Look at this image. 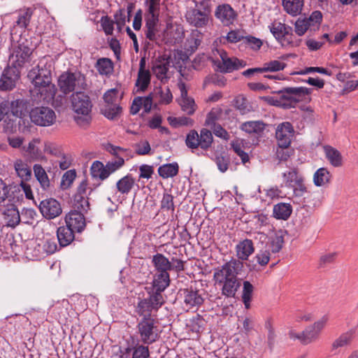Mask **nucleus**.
Instances as JSON below:
<instances>
[{"instance_id":"obj_1","label":"nucleus","mask_w":358,"mask_h":358,"mask_svg":"<svg viewBox=\"0 0 358 358\" xmlns=\"http://www.w3.org/2000/svg\"><path fill=\"white\" fill-rule=\"evenodd\" d=\"M52 62L50 56L40 59L38 64L27 74L33 87L30 90L32 99L38 103H50L57 91L52 82Z\"/></svg>"},{"instance_id":"obj_2","label":"nucleus","mask_w":358,"mask_h":358,"mask_svg":"<svg viewBox=\"0 0 358 358\" xmlns=\"http://www.w3.org/2000/svg\"><path fill=\"white\" fill-rule=\"evenodd\" d=\"M71 103L76 122L80 127L88 125L92 120L93 107L90 97L85 92H77L71 95Z\"/></svg>"},{"instance_id":"obj_3","label":"nucleus","mask_w":358,"mask_h":358,"mask_svg":"<svg viewBox=\"0 0 358 358\" xmlns=\"http://www.w3.org/2000/svg\"><path fill=\"white\" fill-rule=\"evenodd\" d=\"M312 89L306 87H284L277 92L281 94L282 108L289 109L295 108L299 102H307L311 100L310 94Z\"/></svg>"},{"instance_id":"obj_4","label":"nucleus","mask_w":358,"mask_h":358,"mask_svg":"<svg viewBox=\"0 0 358 358\" xmlns=\"http://www.w3.org/2000/svg\"><path fill=\"white\" fill-rule=\"evenodd\" d=\"M158 322L156 318H141L136 325L138 341L144 345H151L160 337Z\"/></svg>"},{"instance_id":"obj_5","label":"nucleus","mask_w":358,"mask_h":358,"mask_svg":"<svg viewBox=\"0 0 358 358\" xmlns=\"http://www.w3.org/2000/svg\"><path fill=\"white\" fill-rule=\"evenodd\" d=\"M33 50L25 43L13 45L9 56V66L20 70L31 62Z\"/></svg>"},{"instance_id":"obj_6","label":"nucleus","mask_w":358,"mask_h":358,"mask_svg":"<svg viewBox=\"0 0 358 358\" xmlns=\"http://www.w3.org/2000/svg\"><path fill=\"white\" fill-rule=\"evenodd\" d=\"M268 28L282 46H298L299 45V41L294 40L295 37L292 27L280 22L274 21L268 26Z\"/></svg>"},{"instance_id":"obj_7","label":"nucleus","mask_w":358,"mask_h":358,"mask_svg":"<svg viewBox=\"0 0 358 358\" xmlns=\"http://www.w3.org/2000/svg\"><path fill=\"white\" fill-rule=\"evenodd\" d=\"M164 302V299L159 298L157 294H148L146 298L139 299L135 311L141 318H155L152 313L157 312Z\"/></svg>"},{"instance_id":"obj_8","label":"nucleus","mask_w":358,"mask_h":358,"mask_svg":"<svg viewBox=\"0 0 358 358\" xmlns=\"http://www.w3.org/2000/svg\"><path fill=\"white\" fill-rule=\"evenodd\" d=\"M220 59L213 61L215 70L223 73H231L245 66L246 62L235 57H229L223 49H217Z\"/></svg>"},{"instance_id":"obj_9","label":"nucleus","mask_w":358,"mask_h":358,"mask_svg":"<svg viewBox=\"0 0 358 358\" xmlns=\"http://www.w3.org/2000/svg\"><path fill=\"white\" fill-rule=\"evenodd\" d=\"M213 137L212 132L207 129H202L200 134L196 130H191L186 136L185 143L187 148L194 150L200 148L207 150L212 145Z\"/></svg>"},{"instance_id":"obj_10","label":"nucleus","mask_w":358,"mask_h":358,"mask_svg":"<svg viewBox=\"0 0 358 358\" xmlns=\"http://www.w3.org/2000/svg\"><path fill=\"white\" fill-rule=\"evenodd\" d=\"M243 263L238 259L231 258L229 262L224 263L220 267L215 269L213 279L228 280L238 278L243 269Z\"/></svg>"},{"instance_id":"obj_11","label":"nucleus","mask_w":358,"mask_h":358,"mask_svg":"<svg viewBox=\"0 0 358 358\" xmlns=\"http://www.w3.org/2000/svg\"><path fill=\"white\" fill-rule=\"evenodd\" d=\"M58 85L64 94H69L76 90L78 85L80 89H85L86 84L85 77L80 73L64 72L58 79Z\"/></svg>"},{"instance_id":"obj_12","label":"nucleus","mask_w":358,"mask_h":358,"mask_svg":"<svg viewBox=\"0 0 358 358\" xmlns=\"http://www.w3.org/2000/svg\"><path fill=\"white\" fill-rule=\"evenodd\" d=\"M31 121L41 127L52 125L56 120L55 111L49 107H35L29 113Z\"/></svg>"},{"instance_id":"obj_13","label":"nucleus","mask_w":358,"mask_h":358,"mask_svg":"<svg viewBox=\"0 0 358 358\" xmlns=\"http://www.w3.org/2000/svg\"><path fill=\"white\" fill-rule=\"evenodd\" d=\"M106 150L114 155L117 159L115 160L108 161L105 165L108 177L112 173H115L120 169H121L124 164V154L127 152V150L119 146L113 145L110 143H108L105 146Z\"/></svg>"},{"instance_id":"obj_14","label":"nucleus","mask_w":358,"mask_h":358,"mask_svg":"<svg viewBox=\"0 0 358 358\" xmlns=\"http://www.w3.org/2000/svg\"><path fill=\"white\" fill-rule=\"evenodd\" d=\"M170 285V275L164 273L153 275L152 281L145 287L147 294H153L164 298L163 292Z\"/></svg>"},{"instance_id":"obj_15","label":"nucleus","mask_w":358,"mask_h":358,"mask_svg":"<svg viewBox=\"0 0 358 358\" xmlns=\"http://www.w3.org/2000/svg\"><path fill=\"white\" fill-rule=\"evenodd\" d=\"M328 320V315H324L320 320L315 322L313 324L308 326L302 331V344L308 345L317 341L322 330L326 326Z\"/></svg>"},{"instance_id":"obj_16","label":"nucleus","mask_w":358,"mask_h":358,"mask_svg":"<svg viewBox=\"0 0 358 358\" xmlns=\"http://www.w3.org/2000/svg\"><path fill=\"white\" fill-rule=\"evenodd\" d=\"M58 248L55 238L47 235L42 240H39V242L34 246L33 257L41 259L55 253Z\"/></svg>"},{"instance_id":"obj_17","label":"nucleus","mask_w":358,"mask_h":358,"mask_svg":"<svg viewBox=\"0 0 358 358\" xmlns=\"http://www.w3.org/2000/svg\"><path fill=\"white\" fill-rule=\"evenodd\" d=\"M210 13L199 8H192L187 11L185 18L190 25L196 28H202L208 25Z\"/></svg>"},{"instance_id":"obj_18","label":"nucleus","mask_w":358,"mask_h":358,"mask_svg":"<svg viewBox=\"0 0 358 358\" xmlns=\"http://www.w3.org/2000/svg\"><path fill=\"white\" fill-rule=\"evenodd\" d=\"M294 130L288 122L280 124L275 131V137L280 148H288L294 136Z\"/></svg>"},{"instance_id":"obj_19","label":"nucleus","mask_w":358,"mask_h":358,"mask_svg":"<svg viewBox=\"0 0 358 358\" xmlns=\"http://www.w3.org/2000/svg\"><path fill=\"white\" fill-rule=\"evenodd\" d=\"M38 208L42 215L48 220L58 217L62 212L59 201L52 198L41 201Z\"/></svg>"},{"instance_id":"obj_20","label":"nucleus","mask_w":358,"mask_h":358,"mask_svg":"<svg viewBox=\"0 0 358 358\" xmlns=\"http://www.w3.org/2000/svg\"><path fill=\"white\" fill-rule=\"evenodd\" d=\"M20 77V71L8 66L4 69L0 78V90L3 91L13 90Z\"/></svg>"},{"instance_id":"obj_21","label":"nucleus","mask_w":358,"mask_h":358,"mask_svg":"<svg viewBox=\"0 0 358 358\" xmlns=\"http://www.w3.org/2000/svg\"><path fill=\"white\" fill-rule=\"evenodd\" d=\"M215 16L224 26H230L236 20L237 13L229 4L223 3L217 6Z\"/></svg>"},{"instance_id":"obj_22","label":"nucleus","mask_w":358,"mask_h":358,"mask_svg":"<svg viewBox=\"0 0 358 358\" xmlns=\"http://www.w3.org/2000/svg\"><path fill=\"white\" fill-rule=\"evenodd\" d=\"M145 59L141 58L139 64L138 77L136 80L135 86L136 92H145L150 84L151 74L148 69H145Z\"/></svg>"},{"instance_id":"obj_23","label":"nucleus","mask_w":358,"mask_h":358,"mask_svg":"<svg viewBox=\"0 0 358 358\" xmlns=\"http://www.w3.org/2000/svg\"><path fill=\"white\" fill-rule=\"evenodd\" d=\"M66 225L78 233L82 232L86 226L84 215L80 211L71 210L65 217Z\"/></svg>"},{"instance_id":"obj_24","label":"nucleus","mask_w":358,"mask_h":358,"mask_svg":"<svg viewBox=\"0 0 358 358\" xmlns=\"http://www.w3.org/2000/svg\"><path fill=\"white\" fill-rule=\"evenodd\" d=\"M170 66L169 58L164 57L157 58L152 64V71L155 76L161 82L167 81L169 77L167 73Z\"/></svg>"},{"instance_id":"obj_25","label":"nucleus","mask_w":358,"mask_h":358,"mask_svg":"<svg viewBox=\"0 0 358 358\" xmlns=\"http://www.w3.org/2000/svg\"><path fill=\"white\" fill-rule=\"evenodd\" d=\"M183 301L187 309L199 307L203 303V298L198 290L187 288L180 290Z\"/></svg>"},{"instance_id":"obj_26","label":"nucleus","mask_w":358,"mask_h":358,"mask_svg":"<svg viewBox=\"0 0 358 358\" xmlns=\"http://www.w3.org/2000/svg\"><path fill=\"white\" fill-rule=\"evenodd\" d=\"M2 215L7 227H15L20 222V215L13 203H8L3 206Z\"/></svg>"},{"instance_id":"obj_27","label":"nucleus","mask_w":358,"mask_h":358,"mask_svg":"<svg viewBox=\"0 0 358 358\" xmlns=\"http://www.w3.org/2000/svg\"><path fill=\"white\" fill-rule=\"evenodd\" d=\"M236 253L237 259L241 262L246 261L255 252L253 242L250 239L245 238L240 241L236 245Z\"/></svg>"},{"instance_id":"obj_28","label":"nucleus","mask_w":358,"mask_h":358,"mask_svg":"<svg viewBox=\"0 0 358 358\" xmlns=\"http://www.w3.org/2000/svg\"><path fill=\"white\" fill-rule=\"evenodd\" d=\"M215 282L216 284L222 286L221 289L222 294L228 298L234 297L241 286V283L238 278L224 280H215Z\"/></svg>"},{"instance_id":"obj_29","label":"nucleus","mask_w":358,"mask_h":358,"mask_svg":"<svg viewBox=\"0 0 358 358\" xmlns=\"http://www.w3.org/2000/svg\"><path fill=\"white\" fill-rule=\"evenodd\" d=\"M74 232L75 231L66 225L57 228V237L59 248L68 246L73 241L75 238Z\"/></svg>"},{"instance_id":"obj_30","label":"nucleus","mask_w":358,"mask_h":358,"mask_svg":"<svg viewBox=\"0 0 358 358\" xmlns=\"http://www.w3.org/2000/svg\"><path fill=\"white\" fill-rule=\"evenodd\" d=\"M152 264L157 273L169 274L168 271L172 270L171 262L161 253H157L152 256Z\"/></svg>"},{"instance_id":"obj_31","label":"nucleus","mask_w":358,"mask_h":358,"mask_svg":"<svg viewBox=\"0 0 358 358\" xmlns=\"http://www.w3.org/2000/svg\"><path fill=\"white\" fill-rule=\"evenodd\" d=\"M352 331L341 334L337 338H336L331 345V352L336 355L340 352L341 348L348 345L352 338Z\"/></svg>"},{"instance_id":"obj_32","label":"nucleus","mask_w":358,"mask_h":358,"mask_svg":"<svg viewBox=\"0 0 358 358\" xmlns=\"http://www.w3.org/2000/svg\"><path fill=\"white\" fill-rule=\"evenodd\" d=\"M203 35L197 29L193 30L185 43V50L189 54L194 52L200 45Z\"/></svg>"},{"instance_id":"obj_33","label":"nucleus","mask_w":358,"mask_h":358,"mask_svg":"<svg viewBox=\"0 0 358 358\" xmlns=\"http://www.w3.org/2000/svg\"><path fill=\"white\" fill-rule=\"evenodd\" d=\"M145 19V35L148 39L151 41H155L157 39V35L159 31V18Z\"/></svg>"},{"instance_id":"obj_34","label":"nucleus","mask_w":358,"mask_h":358,"mask_svg":"<svg viewBox=\"0 0 358 358\" xmlns=\"http://www.w3.org/2000/svg\"><path fill=\"white\" fill-rule=\"evenodd\" d=\"M134 184L135 180L132 176L131 174H127L117 180L115 187L117 192L121 195L127 196L133 189Z\"/></svg>"},{"instance_id":"obj_35","label":"nucleus","mask_w":358,"mask_h":358,"mask_svg":"<svg viewBox=\"0 0 358 358\" xmlns=\"http://www.w3.org/2000/svg\"><path fill=\"white\" fill-rule=\"evenodd\" d=\"M17 15L14 26L25 29L30 23L31 16L33 15V9L31 8H22L17 12Z\"/></svg>"},{"instance_id":"obj_36","label":"nucleus","mask_w":358,"mask_h":358,"mask_svg":"<svg viewBox=\"0 0 358 358\" xmlns=\"http://www.w3.org/2000/svg\"><path fill=\"white\" fill-rule=\"evenodd\" d=\"M282 4L285 12L294 17L301 14L304 0H282Z\"/></svg>"},{"instance_id":"obj_37","label":"nucleus","mask_w":358,"mask_h":358,"mask_svg":"<svg viewBox=\"0 0 358 358\" xmlns=\"http://www.w3.org/2000/svg\"><path fill=\"white\" fill-rule=\"evenodd\" d=\"M292 213V207L288 203H278L273 206V214L278 220H287Z\"/></svg>"},{"instance_id":"obj_38","label":"nucleus","mask_w":358,"mask_h":358,"mask_svg":"<svg viewBox=\"0 0 358 358\" xmlns=\"http://www.w3.org/2000/svg\"><path fill=\"white\" fill-rule=\"evenodd\" d=\"M284 244V232L278 231L275 232L274 235L269 238V242L267 243L268 250L273 253H278L282 248Z\"/></svg>"},{"instance_id":"obj_39","label":"nucleus","mask_w":358,"mask_h":358,"mask_svg":"<svg viewBox=\"0 0 358 358\" xmlns=\"http://www.w3.org/2000/svg\"><path fill=\"white\" fill-rule=\"evenodd\" d=\"M15 171L21 180L29 181L31 178V170L27 163L22 159H17L14 163Z\"/></svg>"},{"instance_id":"obj_40","label":"nucleus","mask_w":358,"mask_h":358,"mask_svg":"<svg viewBox=\"0 0 358 358\" xmlns=\"http://www.w3.org/2000/svg\"><path fill=\"white\" fill-rule=\"evenodd\" d=\"M331 173L327 169L322 167L318 169L313 175V182L317 187H322L330 182Z\"/></svg>"},{"instance_id":"obj_41","label":"nucleus","mask_w":358,"mask_h":358,"mask_svg":"<svg viewBox=\"0 0 358 358\" xmlns=\"http://www.w3.org/2000/svg\"><path fill=\"white\" fill-rule=\"evenodd\" d=\"M179 166L177 162L164 164L158 168V173L163 178H173L178 175Z\"/></svg>"},{"instance_id":"obj_42","label":"nucleus","mask_w":358,"mask_h":358,"mask_svg":"<svg viewBox=\"0 0 358 358\" xmlns=\"http://www.w3.org/2000/svg\"><path fill=\"white\" fill-rule=\"evenodd\" d=\"M324 149L326 157L332 166L338 167L342 165V156L338 150L329 145L325 146Z\"/></svg>"},{"instance_id":"obj_43","label":"nucleus","mask_w":358,"mask_h":358,"mask_svg":"<svg viewBox=\"0 0 358 358\" xmlns=\"http://www.w3.org/2000/svg\"><path fill=\"white\" fill-rule=\"evenodd\" d=\"M90 174L94 178H99L101 180L108 178L106 166L100 161H94L90 167Z\"/></svg>"},{"instance_id":"obj_44","label":"nucleus","mask_w":358,"mask_h":358,"mask_svg":"<svg viewBox=\"0 0 358 358\" xmlns=\"http://www.w3.org/2000/svg\"><path fill=\"white\" fill-rule=\"evenodd\" d=\"M34 176L43 189L50 187V180L45 169L41 164H34L33 166Z\"/></svg>"},{"instance_id":"obj_45","label":"nucleus","mask_w":358,"mask_h":358,"mask_svg":"<svg viewBox=\"0 0 358 358\" xmlns=\"http://www.w3.org/2000/svg\"><path fill=\"white\" fill-rule=\"evenodd\" d=\"M265 124L262 121H248L243 122L241 129L248 134H259L264 130Z\"/></svg>"},{"instance_id":"obj_46","label":"nucleus","mask_w":358,"mask_h":358,"mask_svg":"<svg viewBox=\"0 0 358 358\" xmlns=\"http://www.w3.org/2000/svg\"><path fill=\"white\" fill-rule=\"evenodd\" d=\"M96 69L101 75H110L113 71V63L110 59L100 58L96 63Z\"/></svg>"},{"instance_id":"obj_47","label":"nucleus","mask_w":358,"mask_h":358,"mask_svg":"<svg viewBox=\"0 0 358 358\" xmlns=\"http://www.w3.org/2000/svg\"><path fill=\"white\" fill-rule=\"evenodd\" d=\"M309 26L310 31H315L319 29L322 20V14L320 10L313 11L308 17H304Z\"/></svg>"},{"instance_id":"obj_48","label":"nucleus","mask_w":358,"mask_h":358,"mask_svg":"<svg viewBox=\"0 0 358 358\" xmlns=\"http://www.w3.org/2000/svg\"><path fill=\"white\" fill-rule=\"evenodd\" d=\"M282 177L285 186L289 187H293L294 184L301 182V179L303 178L296 169H293L291 171L284 173Z\"/></svg>"},{"instance_id":"obj_49","label":"nucleus","mask_w":358,"mask_h":358,"mask_svg":"<svg viewBox=\"0 0 358 358\" xmlns=\"http://www.w3.org/2000/svg\"><path fill=\"white\" fill-rule=\"evenodd\" d=\"M253 291V285L249 281H244L241 298L246 309H249L250 308V302L252 300Z\"/></svg>"},{"instance_id":"obj_50","label":"nucleus","mask_w":358,"mask_h":358,"mask_svg":"<svg viewBox=\"0 0 358 358\" xmlns=\"http://www.w3.org/2000/svg\"><path fill=\"white\" fill-rule=\"evenodd\" d=\"M101 111L106 117L114 120L121 113L122 108L118 104H106Z\"/></svg>"},{"instance_id":"obj_51","label":"nucleus","mask_w":358,"mask_h":358,"mask_svg":"<svg viewBox=\"0 0 358 358\" xmlns=\"http://www.w3.org/2000/svg\"><path fill=\"white\" fill-rule=\"evenodd\" d=\"M179 104L182 111L189 115H193L196 108L194 99L189 96L180 98Z\"/></svg>"},{"instance_id":"obj_52","label":"nucleus","mask_w":358,"mask_h":358,"mask_svg":"<svg viewBox=\"0 0 358 358\" xmlns=\"http://www.w3.org/2000/svg\"><path fill=\"white\" fill-rule=\"evenodd\" d=\"M215 162L219 171L222 173H224L229 168L230 158L227 154L222 153L215 157Z\"/></svg>"},{"instance_id":"obj_53","label":"nucleus","mask_w":358,"mask_h":358,"mask_svg":"<svg viewBox=\"0 0 358 358\" xmlns=\"http://www.w3.org/2000/svg\"><path fill=\"white\" fill-rule=\"evenodd\" d=\"M150 352L148 346L139 344L138 342L133 346L132 358H148Z\"/></svg>"},{"instance_id":"obj_54","label":"nucleus","mask_w":358,"mask_h":358,"mask_svg":"<svg viewBox=\"0 0 358 358\" xmlns=\"http://www.w3.org/2000/svg\"><path fill=\"white\" fill-rule=\"evenodd\" d=\"M286 67V64L278 60H271L265 63L262 67L263 73L264 72H276L282 71Z\"/></svg>"},{"instance_id":"obj_55","label":"nucleus","mask_w":358,"mask_h":358,"mask_svg":"<svg viewBox=\"0 0 358 358\" xmlns=\"http://www.w3.org/2000/svg\"><path fill=\"white\" fill-rule=\"evenodd\" d=\"M74 205L80 212H87L90 209V203L87 196L76 194Z\"/></svg>"},{"instance_id":"obj_56","label":"nucleus","mask_w":358,"mask_h":358,"mask_svg":"<svg viewBox=\"0 0 358 358\" xmlns=\"http://www.w3.org/2000/svg\"><path fill=\"white\" fill-rule=\"evenodd\" d=\"M36 216L37 214L34 209H24L20 215V222L29 225H33Z\"/></svg>"},{"instance_id":"obj_57","label":"nucleus","mask_w":358,"mask_h":358,"mask_svg":"<svg viewBox=\"0 0 358 358\" xmlns=\"http://www.w3.org/2000/svg\"><path fill=\"white\" fill-rule=\"evenodd\" d=\"M222 115V110L220 108H212L208 113L205 124L209 127L216 125V120H217Z\"/></svg>"},{"instance_id":"obj_58","label":"nucleus","mask_w":358,"mask_h":358,"mask_svg":"<svg viewBox=\"0 0 358 358\" xmlns=\"http://www.w3.org/2000/svg\"><path fill=\"white\" fill-rule=\"evenodd\" d=\"M294 31L299 36H302L307 31H309V26L304 17H299L294 23Z\"/></svg>"},{"instance_id":"obj_59","label":"nucleus","mask_w":358,"mask_h":358,"mask_svg":"<svg viewBox=\"0 0 358 358\" xmlns=\"http://www.w3.org/2000/svg\"><path fill=\"white\" fill-rule=\"evenodd\" d=\"M44 152L47 154L60 157L63 153L59 146L51 142H46L44 144Z\"/></svg>"},{"instance_id":"obj_60","label":"nucleus","mask_w":358,"mask_h":358,"mask_svg":"<svg viewBox=\"0 0 358 358\" xmlns=\"http://www.w3.org/2000/svg\"><path fill=\"white\" fill-rule=\"evenodd\" d=\"M161 209L174 211L175 206L173 203V196L166 192L164 193L161 201Z\"/></svg>"},{"instance_id":"obj_61","label":"nucleus","mask_w":358,"mask_h":358,"mask_svg":"<svg viewBox=\"0 0 358 358\" xmlns=\"http://www.w3.org/2000/svg\"><path fill=\"white\" fill-rule=\"evenodd\" d=\"M101 25L106 35H112L114 29V22L108 16H103L101 19Z\"/></svg>"},{"instance_id":"obj_62","label":"nucleus","mask_w":358,"mask_h":358,"mask_svg":"<svg viewBox=\"0 0 358 358\" xmlns=\"http://www.w3.org/2000/svg\"><path fill=\"white\" fill-rule=\"evenodd\" d=\"M39 143V138H34L29 143L28 146L26 149V152H28L29 155L33 158H38L40 156L39 149L36 146V144Z\"/></svg>"},{"instance_id":"obj_63","label":"nucleus","mask_w":358,"mask_h":358,"mask_svg":"<svg viewBox=\"0 0 358 358\" xmlns=\"http://www.w3.org/2000/svg\"><path fill=\"white\" fill-rule=\"evenodd\" d=\"M160 99L159 103L163 104H169L173 100V96L171 92L169 87H166L165 90L162 88L159 89V92Z\"/></svg>"},{"instance_id":"obj_64","label":"nucleus","mask_w":358,"mask_h":358,"mask_svg":"<svg viewBox=\"0 0 358 358\" xmlns=\"http://www.w3.org/2000/svg\"><path fill=\"white\" fill-rule=\"evenodd\" d=\"M118 90L117 89H110L103 94V99L106 104H117Z\"/></svg>"}]
</instances>
